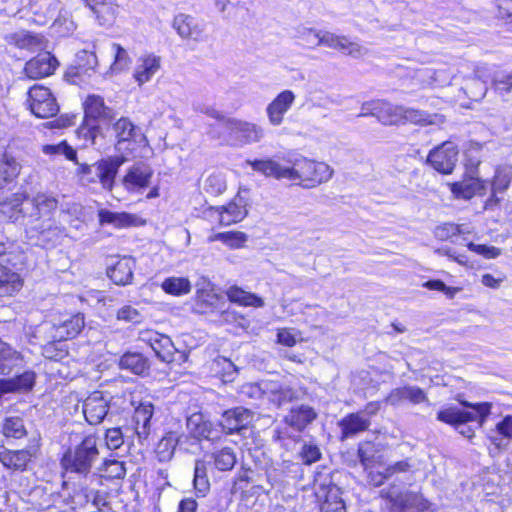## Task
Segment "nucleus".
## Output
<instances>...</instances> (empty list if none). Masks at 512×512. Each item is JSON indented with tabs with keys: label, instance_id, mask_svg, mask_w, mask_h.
Listing matches in <instances>:
<instances>
[{
	"label": "nucleus",
	"instance_id": "nucleus-46",
	"mask_svg": "<svg viewBox=\"0 0 512 512\" xmlns=\"http://www.w3.org/2000/svg\"><path fill=\"white\" fill-rule=\"evenodd\" d=\"M214 466L217 470L225 472L234 468L237 458L234 450L230 447H224L212 454Z\"/></svg>",
	"mask_w": 512,
	"mask_h": 512
},
{
	"label": "nucleus",
	"instance_id": "nucleus-5",
	"mask_svg": "<svg viewBox=\"0 0 512 512\" xmlns=\"http://www.w3.org/2000/svg\"><path fill=\"white\" fill-rule=\"evenodd\" d=\"M381 497L391 505V512H415L427 509V501L417 492L405 490L399 485L391 484L381 490Z\"/></svg>",
	"mask_w": 512,
	"mask_h": 512
},
{
	"label": "nucleus",
	"instance_id": "nucleus-24",
	"mask_svg": "<svg viewBox=\"0 0 512 512\" xmlns=\"http://www.w3.org/2000/svg\"><path fill=\"white\" fill-rule=\"evenodd\" d=\"M149 341L155 355L163 362L171 363L183 357V354L175 348L170 337L166 335L156 333L151 336Z\"/></svg>",
	"mask_w": 512,
	"mask_h": 512
},
{
	"label": "nucleus",
	"instance_id": "nucleus-55",
	"mask_svg": "<svg viewBox=\"0 0 512 512\" xmlns=\"http://www.w3.org/2000/svg\"><path fill=\"white\" fill-rule=\"evenodd\" d=\"M103 471L109 479H123L126 475L124 462L118 460H105Z\"/></svg>",
	"mask_w": 512,
	"mask_h": 512
},
{
	"label": "nucleus",
	"instance_id": "nucleus-18",
	"mask_svg": "<svg viewBox=\"0 0 512 512\" xmlns=\"http://www.w3.org/2000/svg\"><path fill=\"white\" fill-rule=\"evenodd\" d=\"M57 65V59L49 52H44L30 59L25 64L24 72L30 79H40L51 75Z\"/></svg>",
	"mask_w": 512,
	"mask_h": 512
},
{
	"label": "nucleus",
	"instance_id": "nucleus-30",
	"mask_svg": "<svg viewBox=\"0 0 512 512\" xmlns=\"http://www.w3.org/2000/svg\"><path fill=\"white\" fill-rule=\"evenodd\" d=\"M160 66L161 58L159 56H141L137 60L133 77L135 81L141 86L152 79V77L159 71Z\"/></svg>",
	"mask_w": 512,
	"mask_h": 512
},
{
	"label": "nucleus",
	"instance_id": "nucleus-37",
	"mask_svg": "<svg viewBox=\"0 0 512 512\" xmlns=\"http://www.w3.org/2000/svg\"><path fill=\"white\" fill-rule=\"evenodd\" d=\"M220 303L221 298L213 292L210 283L197 289L195 298V310L197 312L201 314L212 312L219 308Z\"/></svg>",
	"mask_w": 512,
	"mask_h": 512
},
{
	"label": "nucleus",
	"instance_id": "nucleus-33",
	"mask_svg": "<svg viewBox=\"0 0 512 512\" xmlns=\"http://www.w3.org/2000/svg\"><path fill=\"white\" fill-rule=\"evenodd\" d=\"M134 268L135 260L131 257H123L108 268L107 275L116 285L124 286L131 282Z\"/></svg>",
	"mask_w": 512,
	"mask_h": 512
},
{
	"label": "nucleus",
	"instance_id": "nucleus-58",
	"mask_svg": "<svg viewBox=\"0 0 512 512\" xmlns=\"http://www.w3.org/2000/svg\"><path fill=\"white\" fill-rule=\"evenodd\" d=\"M299 455L304 464L310 465L321 458V451L316 444L305 443Z\"/></svg>",
	"mask_w": 512,
	"mask_h": 512
},
{
	"label": "nucleus",
	"instance_id": "nucleus-9",
	"mask_svg": "<svg viewBox=\"0 0 512 512\" xmlns=\"http://www.w3.org/2000/svg\"><path fill=\"white\" fill-rule=\"evenodd\" d=\"M27 194L24 192L13 193L0 201V221L21 223L27 227Z\"/></svg>",
	"mask_w": 512,
	"mask_h": 512
},
{
	"label": "nucleus",
	"instance_id": "nucleus-43",
	"mask_svg": "<svg viewBox=\"0 0 512 512\" xmlns=\"http://www.w3.org/2000/svg\"><path fill=\"white\" fill-rule=\"evenodd\" d=\"M36 374L33 371H25L11 379H2L7 393L27 392L30 391L35 384Z\"/></svg>",
	"mask_w": 512,
	"mask_h": 512
},
{
	"label": "nucleus",
	"instance_id": "nucleus-27",
	"mask_svg": "<svg viewBox=\"0 0 512 512\" xmlns=\"http://www.w3.org/2000/svg\"><path fill=\"white\" fill-rule=\"evenodd\" d=\"M112 130L117 144L121 145L124 142H136L141 143L145 140V136L141 129L135 126L131 120L127 117H121L112 125Z\"/></svg>",
	"mask_w": 512,
	"mask_h": 512
},
{
	"label": "nucleus",
	"instance_id": "nucleus-59",
	"mask_svg": "<svg viewBox=\"0 0 512 512\" xmlns=\"http://www.w3.org/2000/svg\"><path fill=\"white\" fill-rule=\"evenodd\" d=\"M423 287L430 290H437L443 292L448 299H453L455 295L461 291L458 287H448L446 284L438 279L429 280L423 284Z\"/></svg>",
	"mask_w": 512,
	"mask_h": 512
},
{
	"label": "nucleus",
	"instance_id": "nucleus-53",
	"mask_svg": "<svg viewBox=\"0 0 512 512\" xmlns=\"http://www.w3.org/2000/svg\"><path fill=\"white\" fill-rule=\"evenodd\" d=\"M42 151L46 155H64L68 160H76V150H74L66 141L55 145H44Z\"/></svg>",
	"mask_w": 512,
	"mask_h": 512
},
{
	"label": "nucleus",
	"instance_id": "nucleus-12",
	"mask_svg": "<svg viewBox=\"0 0 512 512\" xmlns=\"http://www.w3.org/2000/svg\"><path fill=\"white\" fill-rule=\"evenodd\" d=\"M318 46H326L338 50L353 58H361L368 53V49L363 45L350 41L346 36L336 35L329 31H319Z\"/></svg>",
	"mask_w": 512,
	"mask_h": 512
},
{
	"label": "nucleus",
	"instance_id": "nucleus-50",
	"mask_svg": "<svg viewBox=\"0 0 512 512\" xmlns=\"http://www.w3.org/2000/svg\"><path fill=\"white\" fill-rule=\"evenodd\" d=\"M98 64L97 57L94 52L82 50L77 54L75 69L76 75L88 74L94 71Z\"/></svg>",
	"mask_w": 512,
	"mask_h": 512
},
{
	"label": "nucleus",
	"instance_id": "nucleus-25",
	"mask_svg": "<svg viewBox=\"0 0 512 512\" xmlns=\"http://www.w3.org/2000/svg\"><path fill=\"white\" fill-rule=\"evenodd\" d=\"M219 223L229 226L242 221L248 214L246 203L240 196H236L227 206L217 208Z\"/></svg>",
	"mask_w": 512,
	"mask_h": 512
},
{
	"label": "nucleus",
	"instance_id": "nucleus-8",
	"mask_svg": "<svg viewBox=\"0 0 512 512\" xmlns=\"http://www.w3.org/2000/svg\"><path fill=\"white\" fill-rule=\"evenodd\" d=\"M27 103L30 111L38 118H50L59 112L56 98L42 85H34L28 90Z\"/></svg>",
	"mask_w": 512,
	"mask_h": 512
},
{
	"label": "nucleus",
	"instance_id": "nucleus-20",
	"mask_svg": "<svg viewBox=\"0 0 512 512\" xmlns=\"http://www.w3.org/2000/svg\"><path fill=\"white\" fill-rule=\"evenodd\" d=\"M172 26L182 39L196 42L203 40L204 26L191 15L184 13L176 15Z\"/></svg>",
	"mask_w": 512,
	"mask_h": 512
},
{
	"label": "nucleus",
	"instance_id": "nucleus-51",
	"mask_svg": "<svg viewBox=\"0 0 512 512\" xmlns=\"http://www.w3.org/2000/svg\"><path fill=\"white\" fill-rule=\"evenodd\" d=\"M431 124V115L422 110L401 106L400 123Z\"/></svg>",
	"mask_w": 512,
	"mask_h": 512
},
{
	"label": "nucleus",
	"instance_id": "nucleus-57",
	"mask_svg": "<svg viewBox=\"0 0 512 512\" xmlns=\"http://www.w3.org/2000/svg\"><path fill=\"white\" fill-rule=\"evenodd\" d=\"M493 87L499 93H508L512 89V70L499 71L493 78Z\"/></svg>",
	"mask_w": 512,
	"mask_h": 512
},
{
	"label": "nucleus",
	"instance_id": "nucleus-61",
	"mask_svg": "<svg viewBox=\"0 0 512 512\" xmlns=\"http://www.w3.org/2000/svg\"><path fill=\"white\" fill-rule=\"evenodd\" d=\"M469 250L484 256L487 259H494L498 257L501 253L500 249L494 246H488L484 244H475L473 242H469L467 244Z\"/></svg>",
	"mask_w": 512,
	"mask_h": 512
},
{
	"label": "nucleus",
	"instance_id": "nucleus-60",
	"mask_svg": "<svg viewBox=\"0 0 512 512\" xmlns=\"http://www.w3.org/2000/svg\"><path fill=\"white\" fill-rule=\"evenodd\" d=\"M414 468V464L410 458H406L401 461H397L386 467V476L390 478L397 474H404L411 472Z\"/></svg>",
	"mask_w": 512,
	"mask_h": 512
},
{
	"label": "nucleus",
	"instance_id": "nucleus-34",
	"mask_svg": "<svg viewBox=\"0 0 512 512\" xmlns=\"http://www.w3.org/2000/svg\"><path fill=\"white\" fill-rule=\"evenodd\" d=\"M73 499L76 504L88 512H102V507L107 505L106 498L102 493L87 487L76 492Z\"/></svg>",
	"mask_w": 512,
	"mask_h": 512
},
{
	"label": "nucleus",
	"instance_id": "nucleus-48",
	"mask_svg": "<svg viewBox=\"0 0 512 512\" xmlns=\"http://www.w3.org/2000/svg\"><path fill=\"white\" fill-rule=\"evenodd\" d=\"M247 239V235L240 231L217 233L209 237L210 242L221 241L232 249L243 247Z\"/></svg>",
	"mask_w": 512,
	"mask_h": 512
},
{
	"label": "nucleus",
	"instance_id": "nucleus-38",
	"mask_svg": "<svg viewBox=\"0 0 512 512\" xmlns=\"http://www.w3.org/2000/svg\"><path fill=\"white\" fill-rule=\"evenodd\" d=\"M4 40L8 45L26 50H34L42 44V40L39 35L25 30L8 33L4 36Z\"/></svg>",
	"mask_w": 512,
	"mask_h": 512
},
{
	"label": "nucleus",
	"instance_id": "nucleus-21",
	"mask_svg": "<svg viewBox=\"0 0 512 512\" xmlns=\"http://www.w3.org/2000/svg\"><path fill=\"white\" fill-rule=\"evenodd\" d=\"M295 101V94L291 90H284L268 104L266 113L272 126H279L283 122L284 114L291 108Z\"/></svg>",
	"mask_w": 512,
	"mask_h": 512
},
{
	"label": "nucleus",
	"instance_id": "nucleus-2",
	"mask_svg": "<svg viewBox=\"0 0 512 512\" xmlns=\"http://www.w3.org/2000/svg\"><path fill=\"white\" fill-rule=\"evenodd\" d=\"M460 404L470 410H461L457 407H448L437 413V420L452 425L464 437L472 438L474 429L466 424L477 422L482 427L491 413L492 404L489 402L471 403L460 400Z\"/></svg>",
	"mask_w": 512,
	"mask_h": 512
},
{
	"label": "nucleus",
	"instance_id": "nucleus-40",
	"mask_svg": "<svg viewBox=\"0 0 512 512\" xmlns=\"http://www.w3.org/2000/svg\"><path fill=\"white\" fill-rule=\"evenodd\" d=\"M186 427L190 434L196 438L210 439L213 432L212 423L206 420L201 413L190 415L187 418Z\"/></svg>",
	"mask_w": 512,
	"mask_h": 512
},
{
	"label": "nucleus",
	"instance_id": "nucleus-28",
	"mask_svg": "<svg viewBox=\"0 0 512 512\" xmlns=\"http://www.w3.org/2000/svg\"><path fill=\"white\" fill-rule=\"evenodd\" d=\"M84 317L81 314H75L57 324H53L52 338L55 341H65L76 337L83 329Z\"/></svg>",
	"mask_w": 512,
	"mask_h": 512
},
{
	"label": "nucleus",
	"instance_id": "nucleus-54",
	"mask_svg": "<svg viewBox=\"0 0 512 512\" xmlns=\"http://www.w3.org/2000/svg\"><path fill=\"white\" fill-rule=\"evenodd\" d=\"M203 188L208 194L219 195L226 189L225 179L221 174L213 173L205 179Z\"/></svg>",
	"mask_w": 512,
	"mask_h": 512
},
{
	"label": "nucleus",
	"instance_id": "nucleus-11",
	"mask_svg": "<svg viewBox=\"0 0 512 512\" xmlns=\"http://www.w3.org/2000/svg\"><path fill=\"white\" fill-rule=\"evenodd\" d=\"M457 146L447 141L431 150L427 157V163L442 174H451L458 161Z\"/></svg>",
	"mask_w": 512,
	"mask_h": 512
},
{
	"label": "nucleus",
	"instance_id": "nucleus-44",
	"mask_svg": "<svg viewBox=\"0 0 512 512\" xmlns=\"http://www.w3.org/2000/svg\"><path fill=\"white\" fill-rule=\"evenodd\" d=\"M231 302L242 306L263 307L264 301L254 293L247 292L238 286H231L226 291Z\"/></svg>",
	"mask_w": 512,
	"mask_h": 512
},
{
	"label": "nucleus",
	"instance_id": "nucleus-4",
	"mask_svg": "<svg viewBox=\"0 0 512 512\" xmlns=\"http://www.w3.org/2000/svg\"><path fill=\"white\" fill-rule=\"evenodd\" d=\"M99 459L98 440L95 435H87L74 448H69L61 459L66 473H76L87 477Z\"/></svg>",
	"mask_w": 512,
	"mask_h": 512
},
{
	"label": "nucleus",
	"instance_id": "nucleus-62",
	"mask_svg": "<svg viewBox=\"0 0 512 512\" xmlns=\"http://www.w3.org/2000/svg\"><path fill=\"white\" fill-rule=\"evenodd\" d=\"M469 250L484 256L487 259H494L498 257L501 253L500 249L494 246H488L484 244H475L473 242H469L467 244Z\"/></svg>",
	"mask_w": 512,
	"mask_h": 512
},
{
	"label": "nucleus",
	"instance_id": "nucleus-56",
	"mask_svg": "<svg viewBox=\"0 0 512 512\" xmlns=\"http://www.w3.org/2000/svg\"><path fill=\"white\" fill-rule=\"evenodd\" d=\"M112 50L114 51V54H115L114 62L111 66L112 70L113 71H122V70L126 69L131 62V59H130L127 51L120 44H117V43L112 44Z\"/></svg>",
	"mask_w": 512,
	"mask_h": 512
},
{
	"label": "nucleus",
	"instance_id": "nucleus-7",
	"mask_svg": "<svg viewBox=\"0 0 512 512\" xmlns=\"http://www.w3.org/2000/svg\"><path fill=\"white\" fill-rule=\"evenodd\" d=\"M305 396L306 390L300 385H292L287 382L264 381V398L277 408L295 401H301Z\"/></svg>",
	"mask_w": 512,
	"mask_h": 512
},
{
	"label": "nucleus",
	"instance_id": "nucleus-14",
	"mask_svg": "<svg viewBox=\"0 0 512 512\" xmlns=\"http://www.w3.org/2000/svg\"><path fill=\"white\" fill-rule=\"evenodd\" d=\"M110 399L109 395L94 391L84 400L82 410L90 425H98L104 421L109 412Z\"/></svg>",
	"mask_w": 512,
	"mask_h": 512
},
{
	"label": "nucleus",
	"instance_id": "nucleus-47",
	"mask_svg": "<svg viewBox=\"0 0 512 512\" xmlns=\"http://www.w3.org/2000/svg\"><path fill=\"white\" fill-rule=\"evenodd\" d=\"M161 287L168 294L180 296L190 292L191 283L185 277H169L162 282Z\"/></svg>",
	"mask_w": 512,
	"mask_h": 512
},
{
	"label": "nucleus",
	"instance_id": "nucleus-13",
	"mask_svg": "<svg viewBox=\"0 0 512 512\" xmlns=\"http://www.w3.org/2000/svg\"><path fill=\"white\" fill-rule=\"evenodd\" d=\"M125 162L123 156L110 157L96 162L92 166L84 165L82 167L83 174L95 173L104 189L112 190L114 179L118 169Z\"/></svg>",
	"mask_w": 512,
	"mask_h": 512
},
{
	"label": "nucleus",
	"instance_id": "nucleus-42",
	"mask_svg": "<svg viewBox=\"0 0 512 512\" xmlns=\"http://www.w3.org/2000/svg\"><path fill=\"white\" fill-rule=\"evenodd\" d=\"M20 164L10 155H0V189L12 182L20 173Z\"/></svg>",
	"mask_w": 512,
	"mask_h": 512
},
{
	"label": "nucleus",
	"instance_id": "nucleus-1",
	"mask_svg": "<svg viewBox=\"0 0 512 512\" xmlns=\"http://www.w3.org/2000/svg\"><path fill=\"white\" fill-rule=\"evenodd\" d=\"M254 171L276 180L287 179L303 188H314L328 182L334 173L325 162L309 159L296 150L279 153L274 158L247 160Z\"/></svg>",
	"mask_w": 512,
	"mask_h": 512
},
{
	"label": "nucleus",
	"instance_id": "nucleus-16",
	"mask_svg": "<svg viewBox=\"0 0 512 512\" xmlns=\"http://www.w3.org/2000/svg\"><path fill=\"white\" fill-rule=\"evenodd\" d=\"M254 414L244 407H236L224 411L220 425L227 434L240 433L253 421Z\"/></svg>",
	"mask_w": 512,
	"mask_h": 512
},
{
	"label": "nucleus",
	"instance_id": "nucleus-49",
	"mask_svg": "<svg viewBox=\"0 0 512 512\" xmlns=\"http://www.w3.org/2000/svg\"><path fill=\"white\" fill-rule=\"evenodd\" d=\"M194 488L202 495L209 490L210 483L207 475V463L204 460H196L194 465Z\"/></svg>",
	"mask_w": 512,
	"mask_h": 512
},
{
	"label": "nucleus",
	"instance_id": "nucleus-31",
	"mask_svg": "<svg viewBox=\"0 0 512 512\" xmlns=\"http://www.w3.org/2000/svg\"><path fill=\"white\" fill-rule=\"evenodd\" d=\"M405 400L412 404H419L428 401V398L421 388L410 385L393 389L386 398L387 403L393 406L399 405Z\"/></svg>",
	"mask_w": 512,
	"mask_h": 512
},
{
	"label": "nucleus",
	"instance_id": "nucleus-36",
	"mask_svg": "<svg viewBox=\"0 0 512 512\" xmlns=\"http://www.w3.org/2000/svg\"><path fill=\"white\" fill-rule=\"evenodd\" d=\"M486 190L487 183L473 176L451 185V191L455 197L462 199H471L475 195H483Z\"/></svg>",
	"mask_w": 512,
	"mask_h": 512
},
{
	"label": "nucleus",
	"instance_id": "nucleus-17",
	"mask_svg": "<svg viewBox=\"0 0 512 512\" xmlns=\"http://www.w3.org/2000/svg\"><path fill=\"white\" fill-rule=\"evenodd\" d=\"M10 260L3 252L0 254V296H11L23 285L20 275L10 266Z\"/></svg>",
	"mask_w": 512,
	"mask_h": 512
},
{
	"label": "nucleus",
	"instance_id": "nucleus-41",
	"mask_svg": "<svg viewBox=\"0 0 512 512\" xmlns=\"http://www.w3.org/2000/svg\"><path fill=\"white\" fill-rule=\"evenodd\" d=\"M20 362L21 354L0 339V374H10Z\"/></svg>",
	"mask_w": 512,
	"mask_h": 512
},
{
	"label": "nucleus",
	"instance_id": "nucleus-52",
	"mask_svg": "<svg viewBox=\"0 0 512 512\" xmlns=\"http://www.w3.org/2000/svg\"><path fill=\"white\" fill-rule=\"evenodd\" d=\"M468 227L465 225H457L453 223H444L442 225H439L434 230V236L441 240L446 241L454 236L469 233Z\"/></svg>",
	"mask_w": 512,
	"mask_h": 512
},
{
	"label": "nucleus",
	"instance_id": "nucleus-6",
	"mask_svg": "<svg viewBox=\"0 0 512 512\" xmlns=\"http://www.w3.org/2000/svg\"><path fill=\"white\" fill-rule=\"evenodd\" d=\"M225 132L228 136L227 141L235 146L258 143L265 135V130L261 126L236 118L225 120Z\"/></svg>",
	"mask_w": 512,
	"mask_h": 512
},
{
	"label": "nucleus",
	"instance_id": "nucleus-3",
	"mask_svg": "<svg viewBox=\"0 0 512 512\" xmlns=\"http://www.w3.org/2000/svg\"><path fill=\"white\" fill-rule=\"evenodd\" d=\"M27 205V233L37 232L36 244L47 247L48 240L51 236H56V228L46 225L42 218L49 216L58 207V200L50 194L39 192L30 201H26Z\"/></svg>",
	"mask_w": 512,
	"mask_h": 512
},
{
	"label": "nucleus",
	"instance_id": "nucleus-35",
	"mask_svg": "<svg viewBox=\"0 0 512 512\" xmlns=\"http://www.w3.org/2000/svg\"><path fill=\"white\" fill-rule=\"evenodd\" d=\"M371 422L362 413H350L340 420L341 439H347L368 430Z\"/></svg>",
	"mask_w": 512,
	"mask_h": 512
},
{
	"label": "nucleus",
	"instance_id": "nucleus-32",
	"mask_svg": "<svg viewBox=\"0 0 512 512\" xmlns=\"http://www.w3.org/2000/svg\"><path fill=\"white\" fill-rule=\"evenodd\" d=\"M316 495L320 500V512H345V504L337 486L321 487Z\"/></svg>",
	"mask_w": 512,
	"mask_h": 512
},
{
	"label": "nucleus",
	"instance_id": "nucleus-39",
	"mask_svg": "<svg viewBox=\"0 0 512 512\" xmlns=\"http://www.w3.org/2000/svg\"><path fill=\"white\" fill-rule=\"evenodd\" d=\"M121 369L128 370L136 375H144L150 368L149 361L141 353L127 352L119 361Z\"/></svg>",
	"mask_w": 512,
	"mask_h": 512
},
{
	"label": "nucleus",
	"instance_id": "nucleus-45",
	"mask_svg": "<svg viewBox=\"0 0 512 512\" xmlns=\"http://www.w3.org/2000/svg\"><path fill=\"white\" fill-rule=\"evenodd\" d=\"M1 432L6 438L21 439L27 435L24 419L19 416H7L1 424Z\"/></svg>",
	"mask_w": 512,
	"mask_h": 512
},
{
	"label": "nucleus",
	"instance_id": "nucleus-26",
	"mask_svg": "<svg viewBox=\"0 0 512 512\" xmlns=\"http://www.w3.org/2000/svg\"><path fill=\"white\" fill-rule=\"evenodd\" d=\"M512 180V167L509 165L500 166L496 169L491 183V196L487 199L485 208H492L500 202L498 194L503 193Z\"/></svg>",
	"mask_w": 512,
	"mask_h": 512
},
{
	"label": "nucleus",
	"instance_id": "nucleus-63",
	"mask_svg": "<svg viewBox=\"0 0 512 512\" xmlns=\"http://www.w3.org/2000/svg\"><path fill=\"white\" fill-rule=\"evenodd\" d=\"M214 365L222 369V376L226 381H232L233 375L236 374L238 370L235 364L225 357H218L214 361Z\"/></svg>",
	"mask_w": 512,
	"mask_h": 512
},
{
	"label": "nucleus",
	"instance_id": "nucleus-22",
	"mask_svg": "<svg viewBox=\"0 0 512 512\" xmlns=\"http://www.w3.org/2000/svg\"><path fill=\"white\" fill-rule=\"evenodd\" d=\"M153 414L154 406L149 401L141 402L134 411V431L140 444H143L151 433V418Z\"/></svg>",
	"mask_w": 512,
	"mask_h": 512
},
{
	"label": "nucleus",
	"instance_id": "nucleus-10",
	"mask_svg": "<svg viewBox=\"0 0 512 512\" xmlns=\"http://www.w3.org/2000/svg\"><path fill=\"white\" fill-rule=\"evenodd\" d=\"M153 174L154 171L149 164L136 162L127 169L122 178V185L131 194H142L150 186Z\"/></svg>",
	"mask_w": 512,
	"mask_h": 512
},
{
	"label": "nucleus",
	"instance_id": "nucleus-15",
	"mask_svg": "<svg viewBox=\"0 0 512 512\" xmlns=\"http://www.w3.org/2000/svg\"><path fill=\"white\" fill-rule=\"evenodd\" d=\"M401 106H393L385 101H372L363 104L359 117L374 116L385 125L400 123Z\"/></svg>",
	"mask_w": 512,
	"mask_h": 512
},
{
	"label": "nucleus",
	"instance_id": "nucleus-29",
	"mask_svg": "<svg viewBox=\"0 0 512 512\" xmlns=\"http://www.w3.org/2000/svg\"><path fill=\"white\" fill-rule=\"evenodd\" d=\"M317 418V412L308 405L293 407L284 417V422L294 430L301 432Z\"/></svg>",
	"mask_w": 512,
	"mask_h": 512
},
{
	"label": "nucleus",
	"instance_id": "nucleus-23",
	"mask_svg": "<svg viewBox=\"0 0 512 512\" xmlns=\"http://www.w3.org/2000/svg\"><path fill=\"white\" fill-rule=\"evenodd\" d=\"M37 450L33 447L9 450L4 446H0V462L9 469L25 470L27 464L36 455Z\"/></svg>",
	"mask_w": 512,
	"mask_h": 512
},
{
	"label": "nucleus",
	"instance_id": "nucleus-19",
	"mask_svg": "<svg viewBox=\"0 0 512 512\" xmlns=\"http://www.w3.org/2000/svg\"><path fill=\"white\" fill-rule=\"evenodd\" d=\"M85 119L89 121H98L102 123L112 122L116 114L114 110L105 105L102 97L98 95H90L84 102Z\"/></svg>",
	"mask_w": 512,
	"mask_h": 512
},
{
	"label": "nucleus",
	"instance_id": "nucleus-64",
	"mask_svg": "<svg viewBox=\"0 0 512 512\" xmlns=\"http://www.w3.org/2000/svg\"><path fill=\"white\" fill-rule=\"evenodd\" d=\"M318 36L319 31L313 28L301 26L296 30V37L307 44H310L312 47H317Z\"/></svg>",
	"mask_w": 512,
	"mask_h": 512
}]
</instances>
